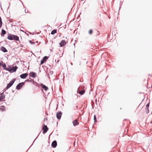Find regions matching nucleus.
<instances>
[{
    "label": "nucleus",
    "mask_w": 152,
    "mask_h": 152,
    "mask_svg": "<svg viewBox=\"0 0 152 152\" xmlns=\"http://www.w3.org/2000/svg\"><path fill=\"white\" fill-rule=\"evenodd\" d=\"M7 38L8 39L11 40H13L16 41L19 40V37L18 36L11 34H9L8 35Z\"/></svg>",
    "instance_id": "f257e3e1"
},
{
    "label": "nucleus",
    "mask_w": 152,
    "mask_h": 152,
    "mask_svg": "<svg viewBox=\"0 0 152 152\" xmlns=\"http://www.w3.org/2000/svg\"><path fill=\"white\" fill-rule=\"evenodd\" d=\"M17 68L18 67L16 66L13 67H10L9 66L6 68L5 70L9 71L10 73H13L15 72Z\"/></svg>",
    "instance_id": "f03ea898"
},
{
    "label": "nucleus",
    "mask_w": 152,
    "mask_h": 152,
    "mask_svg": "<svg viewBox=\"0 0 152 152\" xmlns=\"http://www.w3.org/2000/svg\"><path fill=\"white\" fill-rule=\"evenodd\" d=\"M80 87H81V86H80L78 88L77 92L80 94L82 95L85 93V90L82 88H80Z\"/></svg>",
    "instance_id": "7ed1b4c3"
},
{
    "label": "nucleus",
    "mask_w": 152,
    "mask_h": 152,
    "mask_svg": "<svg viewBox=\"0 0 152 152\" xmlns=\"http://www.w3.org/2000/svg\"><path fill=\"white\" fill-rule=\"evenodd\" d=\"M48 127L46 125H44L43 126V128H42V130H43L42 133H43V134H45L47 132V131H48Z\"/></svg>",
    "instance_id": "20e7f679"
},
{
    "label": "nucleus",
    "mask_w": 152,
    "mask_h": 152,
    "mask_svg": "<svg viewBox=\"0 0 152 152\" xmlns=\"http://www.w3.org/2000/svg\"><path fill=\"white\" fill-rule=\"evenodd\" d=\"M62 114L61 112H59L57 113L56 116L58 119L60 120L61 119Z\"/></svg>",
    "instance_id": "39448f33"
},
{
    "label": "nucleus",
    "mask_w": 152,
    "mask_h": 152,
    "mask_svg": "<svg viewBox=\"0 0 152 152\" xmlns=\"http://www.w3.org/2000/svg\"><path fill=\"white\" fill-rule=\"evenodd\" d=\"M57 145V142L56 140L53 141L51 144L52 147L53 148H55L56 147Z\"/></svg>",
    "instance_id": "423d86ee"
},
{
    "label": "nucleus",
    "mask_w": 152,
    "mask_h": 152,
    "mask_svg": "<svg viewBox=\"0 0 152 152\" xmlns=\"http://www.w3.org/2000/svg\"><path fill=\"white\" fill-rule=\"evenodd\" d=\"M48 57L47 56H45L41 60V64H43L44 63V62L46 61V60L48 59Z\"/></svg>",
    "instance_id": "0eeeda50"
},
{
    "label": "nucleus",
    "mask_w": 152,
    "mask_h": 152,
    "mask_svg": "<svg viewBox=\"0 0 152 152\" xmlns=\"http://www.w3.org/2000/svg\"><path fill=\"white\" fill-rule=\"evenodd\" d=\"M66 44V41L64 40H62L59 43L60 46L61 47H63L64 45H65Z\"/></svg>",
    "instance_id": "6e6552de"
},
{
    "label": "nucleus",
    "mask_w": 152,
    "mask_h": 152,
    "mask_svg": "<svg viewBox=\"0 0 152 152\" xmlns=\"http://www.w3.org/2000/svg\"><path fill=\"white\" fill-rule=\"evenodd\" d=\"M28 74L27 73L23 74L20 76V77L22 79H24L28 76Z\"/></svg>",
    "instance_id": "1a4fd4ad"
},
{
    "label": "nucleus",
    "mask_w": 152,
    "mask_h": 152,
    "mask_svg": "<svg viewBox=\"0 0 152 152\" xmlns=\"http://www.w3.org/2000/svg\"><path fill=\"white\" fill-rule=\"evenodd\" d=\"M29 75L30 77L33 78H35L36 76V74L34 72H31L30 73Z\"/></svg>",
    "instance_id": "9d476101"
},
{
    "label": "nucleus",
    "mask_w": 152,
    "mask_h": 152,
    "mask_svg": "<svg viewBox=\"0 0 152 152\" xmlns=\"http://www.w3.org/2000/svg\"><path fill=\"white\" fill-rule=\"evenodd\" d=\"M72 123L73 124V126H77L79 124V123L78 122L77 120V119L73 121H72Z\"/></svg>",
    "instance_id": "9b49d317"
},
{
    "label": "nucleus",
    "mask_w": 152,
    "mask_h": 152,
    "mask_svg": "<svg viewBox=\"0 0 152 152\" xmlns=\"http://www.w3.org/2000/svg\"><path fill=\"white\" fill-rule=\"evenodd\" d=\"M15 79H13L8 84L7 86H12L13 83L15 82Z\"/></svg>",
    "instance_id": "f8f14e48"
},
{
    "label": "nucleus",
    "mask_w": 152,
    "mask_h": 152,
    "mask_svg": "<svg viewBox=\"0 0 152 152\" xmlns=\"http://www.w3.org/2000/svg\"><path fill=\"white\" fill-rule=\"evenodd\" d=\"M26 81H28L29 83H33V84L34 85H36L37 83L36 82H34L33 80L32 79L31 80H27Z\"/></svg>",
    "instance_id": "ddd939ff"
},
{
    "label": "nucleus",
    "mask_w": 152,
    "mask_h": 152,
    "mask_svg": "<svg viewBox=\"0 0 152 152\" xmlns=\"http://www.w3.org/2000/svg\"><path fill=\"white\" fill-rule=\"evenodd\" d=\"M1 51L3 52H7V50L6 49V48L4 47H1Z\"/></svg>",
    "instance_id": "4468645a"
},
{
    "label": "nucleus",
    "mask_w": 152,
    "mask_h": 152,
    "mask_svg": "<svg viewBox=\"0 0 152 152\" xmlns=\"http://www.w3.org/2000/svg\"><path fill=\"white\" fill-rule=\"evenodd\" d=\"M5 97V96L3 93L0 94V101L4 99Z\"/></svg>",
    "instance_id": "2eb2a0df"
},
{
    "label": "nucleus",
    "mask_w": 152,
    "mask_h": 152,
    "mask_svg": "<svg viewBox=\"0 0 152 152\" xmlns=\"http://www.w3.org/2000/svg\"><path fill=\"white\" fill-rule=\"evenodd\" d=\"M42 86V89H44L45 90V91H47L48 89V88L47 87V86Z\"/></svg>",
    "instance_id": "dca6fc26"
},
{
    "label": "nucleus",
    "mask_w": 152,
    "mask_h": 152,
    "mask_svg": "<svg viewBox=\"0 0 152 152\" xmlns=\"http://www.w3.org/2000/svg\"><path fill=\"white\" fill-rule=\"evenodd\" d=\"M56 32V30H53L51 32V34H54Z\"/></svg>",
    "instance_id": "f3484780"
},
{
    "label": "nucleus",
    "mask_w": 152,
    "mask_h": 152,
    "mask_svg": "<svg viewBox=\"0 0 152 152\" xmlns=\"http://www.w3.org/2000/svg\"><path fill=\"white\" fill-rule=\"evenodd\" d=\"M1 66L2 67L5 69L6 68H5L6 67V65L4 63L3 64H1Z\"/></svg>",
    "instance_id": "a211bd4d"
},
{
    "label": "nucleus",
    "mask_w": 152,
    "mask_h": 152,
    "mask_svg": "<svg viewBox=\"0 0 152 152\" xmlns=\"http://www.w3.org/2000/svg\"><path fill=\"white\" fill-rule=\"evenodd\" d=\"M6 32L4 30L2 29L1 31V33L3 35L5 34H6Z\"/></svg>",
    "instance_id": "6ab92c4d"
},
{
    "label": "nucleus",
    "mask_w": 152,
    "mask_h": 152,
    "mask_svg": "<svg viewBox=\"0 0 152 152\" xmlns=\"http://www.w3.org/2000/svg\"><path fill=\"white\" fill-rule=\"evenodd\" d=\"M24 84V83L22 82L18 84L17 86H23Z\"/></svg>",
    "instance_id": "aec40b11"
},
{
    "label": "nucleus",
    "mask_w": 152,
    "mask_h": 152,
    "mask_svg": "<svg viewBox=\"0 0 152 152\" xmlns=\"http://www.w3.org/2000/svg\"><path fill=\"white\" fill-rule=\"evenodd\" d=\"M22 86H16V89L18 90L20 89Z\"/></svg>",
    "instance_id": "412c9836"
},
{
    "label": "nucleus",
    "mask_w": 152,
    "mask_h": 152,
    "mask_svg": "<svg viewBox=\"0 0 152 152\" xmlns=\"http://www.w3.org/2000/svg\"><path fill=\"white\" fill-rule=\"evenodd\" d=\"M2 25V22L1 17L0 16V27H1Z\"/></svg>",
    "instance_id": "4be33fe9"
},
{
    "label": "nucleus",
    "mask_w": 152,
    "mask_h": 152,
    "mask_svg": "<svg viewBox=\"0 0 152 152\" xmlns=\"http://www.w3.org/2000/svg\"><path fill=\"white\" fill-rule=\"evenodd\" d=\"M2 107L0 108V110L1 111H3L5 110V108L3 106H2Z\"/></svg>",
    "instance_id": "5701e85b"
},
{
    "label": "nucleus",
    "mask_w": 152,
    "mask_h": 152,
    "mask_svg": "<svg viewBox=\"0 0 152 152\" xmlns=\"http://www.w3.org/2000/svg\"><path fill=\"white\" fill-rule=\"evenodd\" d=\"M94 120L95 122L96 121V118L95 115H94Z\"/></svg>",
    "instance_id": "b1692460"
},
{
    "label": "nucleus",
    "mask_w": 152,
    "mask_h": 152,
    "mask_svg": "<svg viewBox=\"0 0 152 152\" xmlns=\"http://www.w3.org/2000/svg\"><path fill=\"white\" fill-rule=\"evenodd\" d=\"M11 86H6V87L5 88V91L9 89Z\"/></svg>",
    "instance_id": "393cba45"
},
{
    "label": "nucleus",
    "mask_w": 152,
    "mask_h": 152,
    "mask_svg": "<svg viewBox=\"0 0 152 152\" xmlns=\"http://www.w3.org/2000/svg\"><path fill=\"white\" fill-rule=\"evenodd\" d=\"M92 32V29H90L89 31V34H91Z\"/></svg>",
    "instance_id": "a878e982"
},
{
    "label": "nucleus",
    "mask_w": 152,
    "mask_h": 152,
    "mask_svg": "<svg viewBox=\"0 0 152 152\" xmlns=\"http://www.w3.org/2000/svg\"><path fill=\"white\" fill-rule=\"evenodd\" d=\"M149 106V103L147 104L146 105V109H148V107Z\"/></svg>",
    "instance_id": "bb28decb"
},
{
    "label": "nucleus",
    "mask_w": 152,
    "mask_h": 152,
    "mask_svg": "<svg viewBox=\"0 0 152 152\" xmlns=\"http://www.w3.org/2000/svg\"><path fill=\"white\" fill-rule=\"evenodd\" d=\"M147 109V113H148V112H149V110H148V109Z\"/></svg>",
    "instance_id": "cd10ccee"
},
{
    "label": "nucleus",
    "mask_w": 152,
    "mask_h": 152,
    "mask_svg": "<svg viewBox=\"0 0 152 152\" xmlns=\"http://www.w3.org/2000/svg\"><path fill=\"white\" fill-rule=\"evenodd\" d=\"M30 43H33V42L32 41H30Z\"/></svg>",
    "instance_id": "c85d7f7f"
},
{
    "label": "nucleus",
    "mask_w": 152,
    "mask_h": 152,
    "mask_svg": "<svg viewBox=\"0 0 152 152\" xmlns=\"http://www.w3.org/2000/svg\"><path fill=\"white\" fill-rule=\"evenodd\" d=\"M41 86H45V85H44L43 84H41Z\"/></svg>",
    "instance_id": "c756f323"
},
{
    "label": "nucleus",
    "mask_w": 152,
    "mask_h": 152,
    "mask_svg": "<svg viewBox=\"0 0 152 152\" xmlns=\"http://www.w3.org/2000/svg\"><path fill=\"white\" fill-rule=\"evenodd\" d=\"M12 92H14V90H12Z\"/></svg>",
    "instance_id": "7c9ffc66"
},
{
    "label": "nucleus",
    "mask_w": 152,
    "mask_h": 152,
    "mask_svg": "<svg viewBox=\"0 0 152 152\" xmlns=\"http://www.w3.org/2000/svg\"><path fill=\"white\" fill-rule=\"evenodd\" d=\"M76 107L77 108L78 107V106H76Z\"/></svg>",
    "instance_id": "2f4dec72"
},
{
    "label": "nucleus",
    "mask_w": 152,
    "mask_h": 152,
    "mask_svg": "<svg viewBox=\"0 0 152 152\" xmlns=\"http://www.w3.org/2000/svg\"><path fill=\"white\" fill-rule=\"evenodd\" d=\"M52 90H53V87H52Z\"/></svg>",
    "instance_id": "473e14b6"
},
{
    "label": "nucleus",
    "mask_w": 152,
    "mask_h": 152,
    "mask_svg": "<svg viewBox=\"0 0 152 152\" xmlns=\"http://www.w3.org/2000/svg\"><path fill=\"white\" fill-rule=\"evenodd\" d=\"M91 86V88H92V87H91V86Z\"/></svg>",
    "instance_id": "72a5a7b5"
},
{
    "label": "nucleus",
    "mask_w": 152,
    "mask_h": 152,
    "mask_svg": "<svg viewBox=\"0 0 152 152\" xmlns=\"http://www.w3.org/2000/svg\"><path fill=\"white\" fill-rule=\"evenodd\" d=\"M71 64L72 65V63H71Z\"/></svg>",
    "instance_id": "f704fd0d"
}]
</instances>
